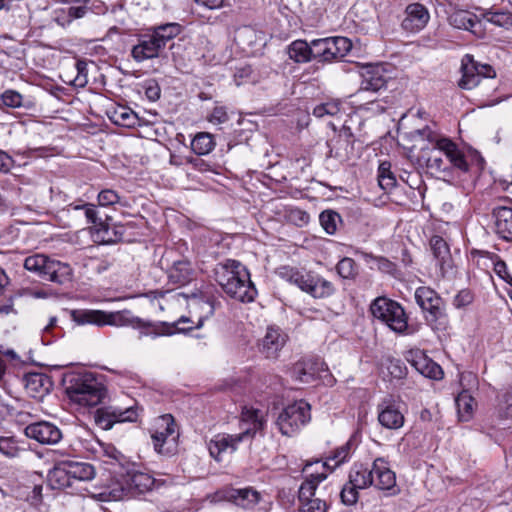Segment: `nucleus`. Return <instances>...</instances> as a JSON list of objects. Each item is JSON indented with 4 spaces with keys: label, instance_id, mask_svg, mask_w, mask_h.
I'll return each mask as SVG.
<instances>
[{
    "label": "nucleus",
    "instance_id": "nucleus-63",
    "mask_svg": "<svg viewBox=\"0 0 512 512\" xmlns=\"http://www.w3.org/2000/svg\"><path fill=\"white\" fill-rule=\"evenodd\" d=\"M14 165L13 158L6 152L0 150V172H9Z\"/></svg>",
    "mask_w": 512,
    "mask_h": 512
},
{
    "label": "nucleus",
    "instance_id": "nucleus-55",
    "mask_svg": "<svg viewBox=\"0 0 512 512\" xmlns=\"http://www.w3.org/2000/svg\"><path fill=\"white\" fill-rule=\"evenodd\" d=\"M485 17L488 19V21L498 26H507L512 24V16L507 12H493L490 10L485 13Z\"/></svg>",
    "mask_w": 512,
    "mask_h": 512
},
{
    "label": "nucleus",
    "instance_id": "nucleus-43",
    "mask_svg": "<svg viewBox=\"0 0 512 512\" xmlns=\"http://www.w3.org/2000/svg\"><path fill=\"white\" fill-rule=\"evenodd\" d=\"M392 165L389 161L380 162L377 170V180L381 189L391 191L397 184L395 174L392 172Z\"/></svg>",
    "mask_w": 512,
    "mask_h": 512
},
{
    "label": "nucleus",
    "instance_id": "nucleus-13",
    "mask_svg": "<svg viewBox=\"0 0 512 512\" xmlns=\"http://www.w3.org/2000/svg\"><path fill=\"white\" fill-rule=\"evenodd\" d=\"M207 499L210 503L228 501L242 509L253 510L261 501L262 496L252 487L240 489L224 487L208 495Z\"/></svg>",
    "mask_w": 512,
    "mask_h": 512
},
{
    "label": "nucleus",
    "instance_id": "nucleus-46",
    "mask_svg": "<svg viewBox=\"0 0 512 512\" xmlns=\"http://www.w3.org/2000/svg\"><path fill=\"white\" fill-rule=\"evenodd\" d=\"M456 406L460 419L462 421H468L473 412L474 399L468 391L464 390L457 396Z\"/></svg>",
    "mask_w": 512,
    "mask_h": 512
},
{
    "label": "nucleus",
    "instance_id": "nucleus-24",
    "mask_svg": "<svg viewBox=\"0 0 512 512\" xmlns=\"http://www.w3.org/2000/svg\"><path fill=\"white\" fill-rule=\"evenodd\" d=\"M164 51L161 43L149 31L138 37L137 44L131 49V56L136 62H143L149 59L157 58Z\"/></svg>",
    "mask_w": 512,
    "mask_h": 512
},
{
    "label": "nucleus",
    "instance_id": "nucleus-32",
    "mask_svg": "<svg viewBox=\"0 0 512 512\" xmlns=\"http://www.w3.org/2000/svg\"><path fill=\"white\" fill-rule=\"evenodd\" d=\"M450 25L477 34V27L481 25L478 17L467 10H454L448 17Z\"/></svg>",
    "mask_w": 512,
    "mask_h": 512
},
{
    "label": "nucleus",
    "instance_id": "nucleus-29",
    "mask_svg": "<svg viewBox=\"0 0 512 512\" xmlns=\"http://www.w3.org/2000/svg\"><path fill=\"white\" fill-rule=\"evenodd\" d=\"M351 450L352 442L349 440L332 451L324 462L316 460L314 462L307 463L306 465H313V470L319 469L320 472H326L328 474L349 460Z\"/></svg>",
    "mask_w": 512,
    "mask_h": 512
},
{
    "label": "nucleus",
    "instance_id": "nucleus-21",
    "mask_svg": "<svg viewBox=\"0 0 512 512\" xmlns=\"http://www.w3.org/2000/svg\"><path fill=\"white\" fill-rule=\"evenodd\" d=\"M245 438L240 434L218 433L208 442L209 454L217 462L223 460L227 453H234Z\"/></svg>",
    "mask_w": 512,
    "mask_h": 512
},
{
    "label": "nucleus",
    "instance_id": "nucleus-64",
    "mask_svg": "<svg viewBox=\"0 0 512 512\" xmlns=\"http://www.w3.org/2000/svg\"><path fill=\"white\" fill-rule=\"evenodd\" d=\"M68 15L70 16L71 21L74 19H79L85 16L87 12V7L84 6H70L66 8Z\"/></svg>",
    "mask_w": 512,
    "mask_h": 512
},
{
    "label": "nucleus",
    "instance_id": "nucleus-12",
    "mask_svg": "<svg viewBox=\"0 0 512 512\" xmlns=\"http://www.w3.org/2000/svg\"><path fill=\"white\" fill-rule=\"evenodd\" d=\"M88 223H91V236L94 242L98 244H111L117 242L120 237L117 232L110 227L111 216L102 217L97 206L92 203H84L82 206Z\"/></svg>",
    "mask_w": 512,
    "mask_h": 512
},
{
    "label": "nucleus",
    "instance_id": "nucleus-41",
    "mask_svg": "<svg viewBox=\"0 0 512 512\" xmlns=\"http://www.w3.org/2000/svg\"><path fill=\"white\" fill-rule=\"evenodd\" d=\"M289 58L296 63H306L313 59L312 43L305 40H295L288 46Z\"/></svg>",
    "mask_w": 512,
    "mask_h": 512
},
{
    "label": "nucleus",
    "instance_id": "nucleus-11",
    "mask_svg": "<svg viewBox=\"0 0 512 512\" xmlns=\"http://www.w3.org/2000/svg\"><path fill=\"white\" fill-rule=\"evenodd\" d=\"M128 314V311L105 312L93 309H75L70 312L71 319L76 324H91L99 327L106 325L125 326L129 323Z\"/></svg>",
    "mask_w": 512,
    "mask_h": 512
},
{
    "label": "nucleus",
    "instance_id": "nucleus-8",
    "mask_svg": "<svg viewBox=\"0 0 512 512\" xmlns=\"http://www.w3.org/2000/svg\"><path fill=\"white\" fill-rule=\"evenodd\" d=\"M311 421V406L305 400L286 405L278 414L275 425L283 436L293 437Z\"/></svg>",
    "mask_w": 512,
    "mask_h": 512
},
{
    "label": "nucleus",
    "instance_id": "nucleus-37",
    "mask_svg": "<svg viewBox=\"0 0 512 512\" xmlns=\"http://www.w3.org/2000/svg\"><path fill=\"white\" fill-rule=\"evenodd\" d=\"M47 482L52 489L58 490L71 488L74 485L65 462L59 463L49 471Z\"/></svg>",
    "mask_w": 512,
    "mask_h": 512
},
{
    "label": "nucleus",
    "instance_id": "nucleus-56",
    "mask_svg": "<svg viewBox=\"0 0 512 512\" xmlns=\"http://www.w3.org/2000/svg\"><path fill=\"white\" fill-rule=\"evenodd\" d=\"M77 75L72 81L74 86L84 87L88 83L87 79V63L85 61H77L75 63Z\"/></svg>",
    "mask_w": 512,
    "mask_h": 512
},
{
    "label": "nucleus",
    "instance_id": "nucleus-10",
    "mask_svg": "<svg viewBox=\"0 0 512 512\" xmlns=\"http://www.w3.org/2000/svg\"><path fill=\"white\" fill-rule=\"evenodd\" d=\"M370 311L374 318L386 324L395 333L406 332L408 317L398 302L386 297H378L372 302Z\"/></svg>",
    "mask_w": 512,
    "mask_h": 512
},
{
    "label": "nucleus",
    "instance_id": "nucleus-7",
    "mask_svg": "<svg viewBox=\"0 0 512 512\" xmlns=\"http://www.w3.org/2000/svg\"><path fill=\"white\" fill-rule=\"evenodd\" d=\"M154 450L166 457L174 456L179 448V431L171 414L159 416L151 434Z\"/></svg>",
    "mask_w": 512,
    "mask_h": 512
},
{
    "label": "nucleus",
    "instance_id": "nucleus-30",
    "mask_svg": "<svg viewBox=\"0 0 512 512\" xmlns=\"http://www.w3.org/2000/svg\"><path fill=\"white\" fill-rule=\"evenodd\" d=\"M53 382L49 376L43 373H30L25 376V389L27 394L35 399H42L49 394Z\"/></svg>",
    "mask_w": 512,
    "mask_h": 512
},
{
    "label": "nucleus",
    "instance_id": "nucleus-52",
    "mask_svg": "<svg viewBox=\"0 0 512 512\" xmlns=\"http://www.w3.org/2000/svg\"><path fill=\"white\" fill-rule=\"evenodd\" d=\"M120 194L110 188H105L99 191L97 195L98 205L101 207H111L121 202Z\"/></svg>",
    "mask_w": 512,
    "mask_h": 512
},
{
    "label": "nucleus",
    "instance_id": "nucleus-19",
    "mask_svg": "<svg viewBox=\"0 0 512 512\" xmlns=\"http://www.w3.org/2000/svg\"><path fill=\"white\" fill-rule=\"evenodd\" d=\"M359 73L360 87L354 97H359L363 92H378L387 85L389 75L383 64H366Z\"/></svg>",
    "mask_w": 512,
    "mask_h": 512
},
{
    "label": "nucleus",
    "instance_id": "nucleus-4",
    "mask_svg": "<svg viewBox=\"0 0 512 512\" xmlns=\"http://www.w3.org/2000/svg\"><path fill=\"white\" fill-rule=\"evenodd\" d=\"M276 274L314 299L328 298L336 292L334 283L313 271L283 265L276 270Z\"/></svg>",
    "mask_w": 512,
    "mask_h": 512
},
{
    "label": "nucleus",
    "instance_id": "nucleus-18",
    "mask_svg": "<svg viewBox=\"0 0 512 512\" xmlns=\"http://www.w3.org/2000/svg\"><path fill=\"white\" fill-rule=\"evenodd\" d=\"M378 421L386 429L398 430L405 423L403 404L393 396L385 397L378 405Z\"/></svg>",
    "mask_w": 512,
    "mask_h": 512
},
{
    "label": "nucleus",
    "instance_id": "nucleus-33",
    "mask_svg": "<svg viewBox=\"0 0 512 512\" xmlns=\"http://www.w3.org/2000/svg\"><path fill=\"white\" fill-rule=\"evenodd\" d=\"M353 134L349 127L343 126L339 135L331 141L330 156L335 158H348L349 150H352Z\"/></svg>",
    "mask_w": 512,
    "mask_h": 512
},
{
    "label": "nucleus",
    "instance_id": "nucleus-35",
    "mask_svg": "<svg viewBox=\"0 0 512 512\" xmlns=\"http://www.w3.org/2000/svg\"><path fill=\"white\" fill-rule=\"evenodd\" d=\"M2 104L8 108H24L32 110L36 106V101L30 96H24L14 89H7L0 95Z\"/></svg>",
    "mask_w": 512,
    "mask_h": 512
},
{
    "label": "nucleus",
    "instance_id": "nucleus-60",
    "mask_svg": "<svg viewBox=\"0 0 512 512\" xmlns=\"http://www.w3.org/2000/svg\"><path fill=\"white\" fill-rule=\"evenodd\" d=\"M494 272L505 282L512 285V276L508 272L507 265L502 260H497L494 262Z\"/></svg>",
    "mask_w": 512,
    "mask_h": 512
},
{
    "label": "nucleus",
    "instance_id": "nucleus-1",
    "mask_svg": "<svg viewBox=\"0 0 512 512\" xmlns=\"http://www.w3.org/2000/svg\"><path fill=\"white\" fill-rule=\"evenodd\" d=\"M417 133L432 144V149H422L420 157L432 175L446 179L452 177L453 170L460 173L469 171L464 153L453 141L438 137L429 127L417 130Z\"/></svg>",
    "mask_w": 512,
    "mask_h": 512
},
{
    "label": "nucleus",
    "instance_id": "nucleus-28",
    "mask_svg": "<svg viewBox=\"0 0 512 512\" xmlns=\"http://www.w3.org/2000/svg\"><path fill=\"white\" fill-rule=\"evenodd\" d=\"M372 473V485L380 490H392V494L396 493V475L383 458L375 459L371 469Z\"/></svg>",
    "mask_w": 512,
    "mask_h": 512
},
{
    "label": "nucleus",
    "instance_id": "nucleus-20",
    "mask_svg": "<svg viewBox=\"0 0 512 512\" xmlns=\"http://www.w3.org/2000/svg\"><path fill=\"white\" fill-rule=\"evenodd\" d=\"M25 435L43 445H54L62 439V432L55 424L48 421H37L27 425Z\"/></svg>",
    "mask_w": 512,
    "mask_h": 512
},
{
    "label": "nucleus",
    "instance_id": "nucleus-23",
    "mask_svg": "<svg viewBox=\"0 0 512 512\" xmlns=\"http://www.w3.org/2000/svg\"><path fill=\"white\" fill-rule=\"evenodd\" d=\"M430 20V13L426 6L421 3H411L407 5L402 20V28L410 33H416L423 30Z\"/></svg>",
    "mask_w": 512,
    "mask_h": 512
},
{
    "label": "nucleus",
    "instance_id": "nucleus-3",
    "mask_svg": "<svg viewBox=\"0 0 512 512\" xmlns=\"http://www.w3.org/2000/svg\"><path fill=\"white\" fill-rule=\"evenodd\" d=\"M63 385L69 399L79 405L96 406L107 396L106 386L91 372H68Z\"/></svg>",
    "mask_w": 512,
    "mask_h": 512
},
{
    "label": "nucleus",
    "instance_id": "nucleus-54",
    "mask_svg": "<svg viewBox=\"0 0 512 512\" xmlns=\"http://www.w3.org/2000/svg\"><path fill=\"white\" fill-rule=\"evenodd\" d=\"M387 370L389 374L395 379H402L407 374V367L400 359H388Z\"/></svg>",
    "mask_w": 512,
    "mask_h": 512
},
{
    "label": "nucleus",
    "instance_id": "nucleus-53",
    "mask_svg": "<svg viewBox=\"0 0 512 512\" xmlns=\"http://www.w3.org/2000/svg\"><path fill=\"white\" fill-rule=\"evenodd\" d=\"M364 258L366 261H374L377 266V269L383 273L390 275H394L396 273V265L392 261L383 256H374L372 254L365 253Z\"/></svg>",
    "mask_w": 512,
    "mask_h": 512
},
{
    "label": "nucleus",
    "instance_id": "nucleus-59",
    "mask_svg": "<svg viewBox=\"0 0 512 512\" xmlns=\"http://www.w3.org/2000/svg\"><path fill=\"white\" fill-rule=\"evenodd\" d=\"M306 365L307 364H305V363L296 364V366L294 368V373L297 375L296 378L299 381L304 382V383H309L314 379L315 374L313 372H308L305 367Z\"/></svg>",
    "mask_w": 512,
    "mask_h": 512
},
{
    "label": "nucleus",
    "instance_id": "nucleus-14",
    "mask_svg": "<svg viewBox=\"0 0 512 512\" xmlns=\"http://www.w3.org/2000/svg\"><path fill=\"white\" fill-rule=\"evenodd\" d=\"M351 41L346 37H327L312 40L313 59L323 62L339 60L351 50Z\"/></svg>",
    "mask_w": 512,
    "mask_h": 512
},
{
    "label": "nucleus",
    "instance_id": "nucleus-45",
    "mask_svg": "<svg viewBox=\"0 0 512 512\" xmlns=\"http://www.w3.org/2000/svg\"><path fill=\"white\" fill-rule=\"evenodd\" d=\"M215 147L213 136L207 132L198 133L191 142V149L197 155H207Z\"/></svg>",
    "mask_w": 512,
    "mask_h": 512
},
{
    "label": "nucleus",
    "instance_id": "nucleus-15",
    "mask_svg": "<svg viewBox=\"0 0 512 512\" xmlns=\"http://www.w3.org/2000/svg\"><path fill=\"white\" fill-rule=\"evenodd\" d=\"M139 411L137 405L125 408L115 405L101 406L94 412V421L99 428L109 430L117 423L136 422Z\"/></svg>",
    "mask_w": 512,
    "mask_h": 512
},
{
    "label": "nucleus",
    "instance_id": "nucleus-2",
    "mask_svg": "<svg viewBox=\"0 0 512 512\" xmlns=\"http://www.w3.org/2000/svg\"><path fill=\"white\" fill-rule=\"evenodd\" d=\"M216 282L231 298L243 302H253L257 289L250 279L248 269L239 261L227 259L214 269Z\"/></svg>",
    "mask_w": 512,
    "mask_h": 512
},
{
    "label": "nucleus",
    "instance_id": "nucleus-5",
    "mask_svg": "<svg viewBox=\"0 0 512 512\" xmlns=\"http://www.w3.org/2000/svg\"><path fill=\"white\" fill-rule=\"evenodd\" d=\"M302 471L304 481L298 490V511L326 512L327 501L318 487L327 478V473L320 472L319 469L313 470V465H305Z\"/></svg>",
    "mask_w": 512,
    "mask_h": 512
},
{
    "label": "nucleus",
    "instance_id": "nucleus-44",
    "mask_svg": "<svg viewBox=\"0 0 512 512\" xmlns=\"http://www.w3.org/2000/svg\"><path fill=\"white\" fill-rule=\"evenodd\" d=\"M193 270L188 261H177L174 263L169 278L172 282L185 285L192 279Z\"/></svg>",
    "mask_w": 512,
    "mask_h": 512
},
{
    "label": "nucleus",
    "instance_id": "nucleus-22",
    "mask_svg": "<svg viewBox=\"0 0 512 512\" xmlns=\"http://www.w3.org/2000/svg\"><path fill=\"white\" fill-rule=\"evenodd\" d=\"M406 360L424 377L440 380L443 378V370L440 365L429 358L422 350L408 351Z\"/></svg>",
    "mask_w": 512,
    "mask_h": 512
},
{
    "label": "nucleus",
    "instance_id": "nucleus-31",
    "mask_svg": "<svg viewBox=\"0 0 512 512\" xmlns=\"http://www.w3.org/2000/svg\"><path fill=\"white\" fill-rule=\"evenodd\" d=\"M430 246L434 258L437 260L442 276H445L448 269L452 266L450 248L447 242L440 236H433L430 240Z\"/></svg>",
    "mask_w": 512,
    "mask_h": 512
},
{
    "label": "nucleus",
    "instance_id": "nucleus-49",
    "mask_svg": "<svg viewBox=\"0 0 512 512\" xmlns=\"http://www.w3.org/2000/svg\"><path fill=\"white\" fill-rule=\"evenodd\" d=\"M336 271L343 279H354L358 274L356 262L350 257L342 258L336 265Z\"/></svg>",
    "mask_w": 512,
    "mask_h": 512
},
{
    "label": "nucleus",
    "instance_id": "nucleus-36",
    "mask_svg": "<svg viewBox=\"0 0 512 512\" xmlns=\"http://www.w3.org/2000/svg\"><path fill=\"white\" fill-rule=\"evenodd\" d=\"M496 233L504 240L512 242V208L498 207L494 211Z\"/></svg>",
    "mask_w": 512,
    "mask_h": 512
},
{
    "label": "nucleus",
    "instance_id": "nucleus-17",
    "mask_svg": "<svg viewBox=\"0 0 512 512\" xmlns=\"http://www.w3.org/2000/svg\"><path fill=\"white\" fill-rule=\"evenodd\" d=\"M373 473L363 465H354L349 472V480L341 491V499L347 505L357 502L358 491L372 485Z\"/></svg>",
    "mask_w": 512,
    "mask_h": 512
},
{
    "label": "nucleus",
    "instance_id": "nucleus-34",
    "mask_svg": "<svg viewBox=\"0 0 512 512\" xmlns=\"http://www.w3.org/2000/svg\"><path fill=\"white\" fill-rule=\"evenodd\" d=\"M285 335L278 328L270 327L262 340L261 350L267 358H274L285 344Z\"/></svg>",
    "mask_w": 512,
    "mask_h": 512
},
{
    "label": "nucleus",
    "instance_id": "nucleus-42",
    "mask_svg": "<svg viewBox=\"0 0 512 512\" xmlns=\"http://www.w3.org/2000/svg\"><path fill=\"white\" fill-rule=\"evenodd\" d=\"M137 323L140 328V333L144 336L159 337V336H172L173 331L171 330L172 325H168V322H144L137 319Z\"/></svg>",
    "mask_w": 512,
    "mask_h": 512
},
{
    "label": "nucleus",
    "instance_id": "nucleus-50",
    "mask_svg": "<svg viewBox=\"0 0 512 512\" xmlns=\"http://www.w3.org/2000/svg\"><path fill=\"white\" fill-rule=\"evenodd\" d=\"M319 219L323 229L330 235L336 232L338 223L341 220L340 215L331 210L323 211L320 214Z\"/></svg>",
    "mask_w": 512,
    "mask_h": 512
},
{
    "label": "nucleus",
    "instance_id": "nucleus-57",
    "mask_svg": "<svg viewBox=\"0 0 512 512\" xmlns=\"http://www.w3.org/2000/svg\"><path fill=\"white\" fill-rule=\"evenodd\" d=\"M473 301V294L467 290H461L454 297L453 304L456 308H463L471 304Z\"/></svg>",
    "mask_w": 512,
    "mask_h": 512
},
{
    "label": "nucleus",
    "instance_id": "nucleus-51",
    "mask_svg": "<svg viewBox=\"0 0 512 512\" xmlns=\"http://www.w3.org/2000/svg\"><path fill=\"white\" fill-rule=\"evenodd\" d=\"M24 450L14 437H0V453L6 457H17Z\"/></svg>",
    "mask_w": 512,
    "mask_h": 512
},
{
    "label": "nucleus",
    "instance_id": "nucleus-62",
    "mask_svg": "<svg viewBox=\"0 0 512 512\" xmlns=\"http://www.w3.org/2000/svg\"><path fill=\"white\" fill-rule=\"evenodd\" d=\"M251 74L252 69L250 66H244L239 68L234 75V81L236 85L239 86L249 82L251 80Z\"/></svg>",
    "mask_w": 512,
    "mask_h": 512
},
{
    "label": "nucleus",
    "instance_id": "nucleus-39",
    "mask_svg": "<svg viewBox=\"0 0 512 512\" xmlns=\"http://www.w3.org/2000/svg\"><path fill=\"white\" fill-rule=\"evenodd\" d=\"M109 119L116 125L132 128L139 125L137 114L129 107L119 105L109 112Z\"/></svg>",
    "mask_w": 512,
    "mask_h": 512
},
{
    "label": "nucleus",
    "instance_id": "nucleus-40",
    "mask_svg": "<svg viewBox=\"0 0 512 512\" xmlns=\"http://www.w3.org/2000/svg\"><path fill=\"white\" fill-rule=\"evenodd\" d=\"M148 31L155 36L159 43H161V46L165 49L167 43L182 32V26L176 22H169L154 26Z\"/></svg>",
    "mask_w": 512,
    "mask_h": 512
},
{
    "label": "nucleus",
    "instance_id": "nucleus-38",
    "mask_svg": "<svg viewBox=\"0 0 512 512\" xmlns=\"http://www.w3.org/2000/svg\"><path fill=\"white\" fill-rule=\"evenodd\" d=\"M68 473L73 484L76 482L90 481L95 477V468L92 464L77 461H65Z\"/></svg>",
    "mask_w": 512,
    "mask_h": 512
},
{
    "label": "nucleus",
    "instance_id": "nucleus-48",
    "mask_svg": "<svg viewBox=\"0 0 512 512\" xmlns=\"http://www.w3.org/2000/svg\"><path fill=\"white\" fill-rule=\"evenodd\" d=\"M168 325H172L171 327L173 331V335L175 334H187L193 331L196 328V319L189 314V316H181L174 322H168Z\"/></svg>",
    "mask_w": 512,
    "mask_h": 512
},
{
    "label": "nucleus",
    "instance_id": "nucleus-16",
    "mask_svg": "<svg viewBox=\"0 0 512 512\" xmlns=\"http://www.w3.org/2000/svg\"><path fill=\"white\" fill-rule=\"evenodd\" d=\"M461 73L458 85L465 90L477 87L483 78H493L496 75L491 65L475 61L470 54L464 55L461 60Z\"/></svg>",
    "mask_w": 512,
    "mask_h": 512
},
{
    "label": "nucleus",
    "instance_id": "nucleus-47",
    "mask_svg": "<svg viewBox=\"0 0 512 512\" xmlns=\"http://www.w3.org/2000/svg\"><path fill=\"white\" fill-rule=\"evenodd\" d=\"M341 112L342 103L339 100H331L316 105L313 108L312 114L317 118H323L325 116H336Z\"/></svg>",
    "mask_w": 512,
    "mask_h": 512
},
{
    "label": "nucleus",
    "instance_id": "nucleus-25",
    "mask_svg": "<svg viewBox=\"0 0 512 512\" xmlns=\"http://www.w3.org/2000/svg\"><path fill=\"white\" fill-rule=\"evenodd\" d=\"M156 480L148 473L133 471L125 476L122 491L131 497L149 492L155 486Z\"/></svg>",
    "mask_w": 512,
    "mask_h": 512
},
{
    "label": "nucleus",
    "instance_id": "nucleus-26",
    "mask_svg": "<svg viewBox=\"0 0 512 512\" xmlns=\"http://www.w3.org/2000/svg\"><path fill=\"white\" fill-rule=\"evenodd\" d=\"M189 314L196 319V328L201 329L204 322L213 316L216 300L210 296L193 295L188 301Z\"/></svg>",
    "mask_w": 512,
    "mask_h": 512
},
{
    "label": "nucleus",
    "instance_id": "nucleus-61",
    "mask_svg": "<svg viewBox=\"0 0 512 512\" xmlns=\"http://www.w3.org/2000/svg\"><path fill=\"white\" fill-rule=\"evenodd\" d=\"M53 21L63 28L69 26L72 22L66 8L54 10Z\"/></svg>",
    "mask_w": 512,
    "mask_h": 512
},
{
    "label": "nucleus",
    "instance_id": "nucleus-9",
    "mask_svg": "<svg viewBox=\"0 0 512 512\" xmlns=\"http://www.w3.org/2000/svg\"><path fill=\"white\" fill-rule=\"evenodd\" d=\"M415 301L424 313L426 322L432 329H440L447 323L445 303L431 287L420 286L414 293Z\"/></svg>",
    "mask_w": 512,
    "mask_h": 512
},
{
    "label": "nucleus",
    "instance_id": "nucleus-27",
    "mask_svg": "<svg viewBox=\"0 0 512 512\" xmlns=\"http://www.w3.org/2000/svg\"><path fill=\"white\" fill-rule=\"evenodd\" d=\"M240 434L245 438H252L258 431L264 429L266 424V414L253 407H244L241 412Z\"/></svg>",
    "mask_w": 512,
    "mask_h": 512
},
{
    "label": "nucleus",
    "instance_id": "nucleus-58",
    "mask_svg": "<svg viewBox=\"0 0 512 512\" xmlns=\"http://www.w3.org/2000/svg\"><path fill=\"white\" fill-rule=\"evenodd\" d=\"M209 122L214 124H222L228 120V114L223 106H216L212 110L210 116L208 117Z\"/></svg>",
    "mask_w": 512,
    "mask_h": 512
},
{
    "label": "nucleus",
    "instance_id": "nucleus-6",
    "mask_svg": "<svg viewBox=\"0 0 512 512\" xmlns=\"http://www.w3.org/2000/svg\"><path fill=\"white\" fill-rule=\"evenodd\" d=\"M24 268L43 280L64 284L71 278L69 264L50 258L44 254H35L25 258Z\"/></svg>",
    "mask_w": 512,
    "mask_h": 512
}]
</instances>
